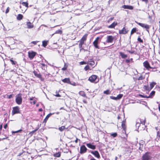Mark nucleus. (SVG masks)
<instances>
[{"label":"nucleus","mask_w":160,"mask_h":160,"mask_svg":"<svg viewBox=\"0 0 160 160\" xmlns=\"http://www.w3.org/2000/svg\"><path fill=\"white\" fill-rule=\"evenodd\" d=\"M145 120H142L139 118L136 121V128H138V129L140 130H142V129H144L145 127L144 126L145 123Z\"/></svg>","instance_id":"nucleus-1"},{"label":"nucleus","mask_w":160,"mask_h":160,"mask_svg":"<svg viewBox=\"0 0 160 160\" xmlns=\"http://www.w3.org/2000/svg\"><path fill=\"white\" fill-rule=\"evenodd\" d=\"M22 94L21 93H19L17 94L15 96L16 102L18 105H20L22 103Z\"/></svg>","instance_id":"nucleus-2"},{"label":"nucleus","mask_w":160,"mask_h":160,"mask_svg":"<svg viewBox=\"0 0 160 160\" xmlns=\"http://www.w3.org/2000/svg\"><path fill=\"white\" fill-rule=\"evenodd\" d=\"M137 23L143 28L146 29V31L149 33V29L150 27V26L145 23H142L138 22H136Z\"/></svg>","instance_id":"nucleus-3"},{"label":"nucleus","mask_w":160,"mask_h":160,"mask_svg":"<svg viewBox=\"0 0 160 160\" xmlns=\"http://www.w3.org/2000/svg\"><path fill=\"white\" fill-rule=\"evenodd\" d=\"M151 158L150 154L148 152H146L142 157V160H151Z\"/></svg>","instance_id":"nucleus-4"},{"label":"nucleus","mask_w":160,"mask_h":160,"mask_svg":"<svg viewBox=\"0 0 160 160\" xmlns=\"http://www.w3.org/2000/svg\"><path fill=\"white\" fill-rule=\"evenodd\" d=\"M20 113L21 112L20 111V108L18 106H16L12 108V115H13L17 113Z\"/></svg>","instance_id":"nucleus-5"},{"label":"nucleus","mask_w":160,"mask_h":160,"mask_svg":"<svg viewBox=\"0 0 160 160\" xmlns=\"http://www.w3.org/2000/svg\"><path fill=\"white\" fill-rule=\"evenodd\" d=\"M128 28L126 27H125L122 30H119V33L120 34H125L128 32Z\"/></svg>","instance_id":"nucleus-6"},{"label":"nucleus","mask_w":160,"mask_h":160,"mask_svg":"<svg viewBox=\"0 0 160 160\" xmlns=\"http://www.w3.org/2000/svg\"><path fill=\"white\" fill-rule=\"evenodd\" d=\"M144 67L148 70H149L150 69L152 68L150 65V64L147 61H146L143 63Z\"/></svg>","instance_id":"nucleus-7"},{"label":"nucleus","mask_w":160,"mask_h":160,"mask_svg":"<svg viewBox=\"0 0 160 160\" xmlns=\"http://www.w3.org/2000/svg\"><path fill=\"white\" fill-rule=\"evenodd\" d=\"M87 150L85 146L83 145L80 147V153L81 154H83L86 152Z\"/></svg>","instance_id":"nucleus-8"},{"label":"nucleus","mask_w":160,"mask_h":160,"mask_svg":"<svg viewBox=\"0 0 160 160\" xmlns=\"http://www.w3.org/2000/svg\"><path fill=\"white\" fill-rule=\"evenodd\" d=\"M114 39V37L112 36H108L106 41L107 43H112Z\"/></svg>","instance_id":"nucleus-9"},{"label":"nucleus","mask_w":160,"mask_h":160,"mask_svg":"<svg viewBox=\"0 0 160 160\" xmlns=\"http://www.w3.org/2000/svg\"><path fill=\"white\" fill-rule=\"evenodd\" d=\"M36 53L35 52L32 51L28 52V57L30 59H32L35 56Z\"/></svg>","instance_id":"nucleus-10"},{"label":"nucleus","mask_w":160,"mask_h":160,"mask_svg":"<svg viewBox=\"0 0 160 160\" xmlns=\"http://www.w3.org/2000/svg\"><path fill=\"white\" fill-rule=\"evenodd\" d=\"M99 39V37H98L96 38L95 40L93 42V44L94 45V46L95 47V48H99V47L98 46V41Z\"/></svg>","instance_id":"nucleus-11"},{"label":"nucleus","mask_w":160,"mask_h":160,"mask_svg":"<svg viewBox=\"0 0 160 160\" xmlns=\"http://www.w3.org/2000/svg\"><path fill=\"white\" fill-rule=\"evenodd\" d=\"M91 153L97 158H100V154L97 151H91Z\"/></svg>","instance_id":"nucleus-12"},{"label":"nucleus","mask_w":160,"mask_h":160,"mask_svg":"<svg viewBox=\"0 0 160 160\" xmlns=\"http://www.w3.org/2000/svg\"><path fill=\"white\" fill-rule=\"evenodd\" d=\"M97 78V76L96 75H92L89 78L88 80L91 82H94Z\"/></svg>","instance_id":"nucleus-13"},{"label":"nucleus","mask_w":160,"mask_h":160,"mask_svg":"<svg viewBox=\"0 0 160 160\" xmlns=\"http://www.w3.org/2000/svg\"><path fill=\"white\" fill-rule=\"evenodd\" d=\"M86 146L89 148L94 150L96 148V146L93 145L91 143H88L86 144Z\"/></svg>","instance_id":"nucleus-14"},{"label":"nucleus","mask_w":160,"mask_h":160,"mask_svg":"<svg viewBox=\"0 0 160 160\" xmlns=\"http://www.w3.org/2000/svg\"><path fill=\"white\" fill-rule=\"evenodd\" d=\"M62 81L64 83H66L68 84H70L72 85H73L74 86L75 85V83H74V84H72L70 82V79L69 78H65L62 80Z\"/></svg>","instance_id":"nucleus-15"},{"label":"nucleus","mask_w":160,"mask_h":160,"mask_svg":"<svg viewBox=\"0 0 160 160\" xmlns=\"http://www.w3.org/2000/svg\"><path fill=\"white\" fill-rule=\"evenodd\" d=\"M122 7L124 9H127L131 10L133 9V7L130 5H124L122 6Z\"/></svg>","instance_id":"nucleus-16"},{"label":"nucleus","mask_w":160,"mask_h":160,"mask_svg":"<svg viewBox=\"0 0 160 160\" xmlns=\"http://www.w3.org/2000/svg\"><path fill=\"white\" fill-rule=\"evenodd\" d=\"M118 23L117 22H113L111 25L108 26V28H114L115 26L117 25Z\"/></svg>","instance_id":"nucleus-17"},{"label":"nucleus","mask_w":160,"mask_h":160,"mask_svg":"<svg viewBox=\"0 0 160 160\" xmlns=\"http://www.w3.org/2000/svg\"><path fill=\"white\" fill-rule=\"evenodd\" d=\"M87 34H85L79 41L84 43V42L86 41L87 39Z\"/></svg>","instance_id":"nucleus-18"},{"label":"nucleus","mask_w":160,"mask_h":160,"mask_svg":"<svg viewBox=\"0 0 160 160\" xmlns=\"http://www.w3.org/2000/svg\"><path fill=\"white\" fill-rule=\"evenodd\" d=\"M88 63L91 66H93L95 64V62L92 59H90L88 60Z\"/></svg>","instance_id":"nucleus-19"},{"label":"nucleus","mask_w":160,"mask_h":160,"mask_svg":"<svg viewBox=\"0 0 160 160\" xmlns=\"http://www.w3.org/2000/svg\"><path fill=\"white\" fill-rule=\"evenodd\" d=\"M155 91H152L150 93L148 96L144 97L147 98H152V97L155 95Z\"/></svg>","instance_id":"nucleus-20"},{"label":"nucleus","mask_w":160,"mask_h":160,"mask_svg":"<svg viewBox=\"0 0 160 160\" xmlns=\"http://www.w3.org/2000/svg\"><path fill=\"white\" fill-rule=\"evenodd\" d=\"M53 113H49V114H48L46 117V118H45L44 119V120H43V122L44 123H46L47 121L48 120V118L50 117V116L53 114Z\"/></svg>","instance_id":"nucleus-21"},{"label":"nucleus","mask_w":160,"mask_h":160,"mask_svg":"<svg viewBox=\"0 0 160 160\" xmlns=\"http://www.w3.org/2000/svg\"><path fill=\"white\" fill-rule=\"evenodd\" d=\"M27 25L28 27V28H31L33 27V26L32 25V23L30 22H27Z\"/></svg>","instance_id":"nucleus-22"},{"label":"nucleus","mask_w":160,"mask_h":160,"mask_svg":"<svg viewBox=\"0 0 160 160\" xmlns=\"http://www.w3.org/2000/svg\"><path fill=\"white\" fill-rule=\"evenodd\" d=\"M119 54L121 57L122 58H126L127 57V55L126 54H125L124 53L122 52H120Z\"/></svg>","instance_id":"nucleus-23"},{"label":"nucleus","mask_w":160,"mask_h":160,"mask_svg":"<svg viewBox=\"0 0 160 160\" xmlns=\"http://www.w3.org/2000/svg\"><path fill=\"white\" fill-rule=\"evenodd\" d=\"M79 94L80 95H81L83 97L87 98L84 92L83 91H80L79 92Z\"/></svg>","instance_id":"nucleus-24"},{"label":"nucleus","mask_w":160,"mask_h":160,"mask_svg":"<svg viewBox=\"0 0 160 160\" xmlns=\"http://www.w3.org/2000/svg\"><path fill=\"white\" fill-rule=\"evenodd\" d=\"M23 17V16L21 14H19L18 15L17 19L18 20H22Z\"/></svg>","instance_id":"nucleus-25"},{"label":"nucleus","mask_w":160,"mask_h":160,"mask_svg":"<svg viewBox=\"0 0 160 160\" xmlns=\"http://www.w3.org/2000/svg\"><path fill=\"white\" fill-rule=\"evenodd\" d=\"M38 42V41H32L30 43L29 45L30 46L32 47L34 45H36Z\"/></svg>","instance_id":"nucleus-26"},{"label":"nucleus","mask_w":160,"mask_h":160,"mask_svg":"<svg viewBox=\"0 0 160 160\" xmlns=\"http://www.w3.org/2000/svg\"><path fill=\"white\" fill-rule=\"evenodd\" d=\"M122 128H123V130H125V129L126 128V126L125 125V121L123 120L122 123Z\"/></svg>","instance_id":"nucleus-27"},{"label":"nucleus","mask_w":160,"mask_h":160,"mask_svg":"<svg viewBox=\"0 0 160 160\" xmlns=\"http://www.w3.org/2000/svg\"><path fill=\"white\" fill-rule=\"evenodd\" d=\"M143 88L147 91H150L151 90V88H150V87H149L148 85L145 86H144Z\"/></svg>","instance_id":"nucleus-28"},{"label":"nucleus","mask_w":160,"mask_h":160,"mask_svg":"<svg viewBox=\"0 0 160 160\" xmlns=\"http://www.w3.org/2000/svg\"><path fill=\"white\" fill-rule=\"evenodd\" d=\"M48 42V41H43L42 42V46L44 47H45L47 45Z\"/></svg>","instance_id":"nucleus-29"},{"label":"nucleus","mask_w":160,"mask_h":160,"mask_svg":"<svg viewBox=\"0 0 160 160\" xmlns=\"http://www.w3.org/2000/svg\"><path fill=\"white\" fill-rule=\"evenodd\" d=\"M156 84V83L154 82L151 83L150 84V88H151V90L153 88L155 85Z\"/></svg>","instance_id":"nucleus-30"},{"label":"nucleus","mask_w":160,"mask_h":160,"mask_svg":"<svg viewBox=\"0 0 160 160\" xmlns=\"http://www.w3.org/2000/svg\"><path fill=\"white\" fill-rule=\"evenodd\" d=\"M80 43L79 44V47L80 48V50L82 49H83L82 48V45L84 44V43L80 41H78Z\"/></svg>","instance_id":"nucleus-31"},{"label":"nucleus","mask_w":160,"mask_h":160,"mask_svg":"<svg viewBox=\"0 0 160 160\" xmlns=\"http://www.w3.org/2000/svg\"><path fill=\"white\" fill-rule=\"evenodd\" d=\"M65 128V126H62L58 128V130L61 132L63 131Z\"/></svg>","instance_id":"nucleus-32"},{"label":"nucleus","mask_w":160,"mask_h":160,"mask_svg":"<svg viewBox=\"0 0 160 160\" xmlns=\"http://www.w3.org/2000/svg\"><path fill=\"white\" fill-rule=\"evenodd\" d=\"M61 156V152H58L54 154V156L56 157H59Z\"/></svg>","instance_id":"nucleus-33"},{"label":"nucleus","mask_w":160,"mask_h":160,"mask_svg":"<svg viewBox=\"0 0 160 160\" xmlns=\"http://www.w3.org/2000/svg\"><path fill=\"white\" fill-rule=\"evenodd\" d=\"M127 52H129V53H130L131 54H136L137 53L136 52L134 51H130V50H127Z\"/></svg>","instance_id":"nucleus-34"},{"label":"nucleus","mask_w":160,"mask_h":160,"mask_svg":"<svg viewBox=\"0 0 160 160\" xmlns=\"http://www.w3.org/2000/svg\"><path fill=\"white\" fill-rule=\"evenodd\" d=\"M136 31V28H133L131 32V34H132L134 33Z\"/></svg>","instance_id":"nucleus-35"},{"label":"nucleus","mask_w":160,"mask_h":160,"mask_svg":"<svg viewBox=\"0 0 160 160\" xmlns=\"http://www.w3.org/2000/svg\"><path fill=\"white\" fill-rule=\"evenodd\" d=\"M22 4L23 6H25L26 7H28V3L27 2H22Z\"/></svg>","instance_id":"nucleus-36"},{"label":"nucleus","mask_w":160,"mask_h":160,"mask_svg":"<svg viewBox=\"0 0 160 160\" xmlns=\"http://www.w3.org/2000/svg\"><path fill=\"white\" fill-rule=\"evenodd\" d=\"M34 74L35 76H37V77L39 78H42V75L40 74H38L36 73H35Z\"/></svg>","instance_id":"nucleus-37"},{"label":"nucleus","mask_w":160,"mask_h":160,"mask_svg":"<svg viewBox=\"0 0 160 160\" xmlns=\"http://www.w3.org/2000/svg\"><path fill=\"white\" fill-rule=\"evenodd\" d=\"M104 94L108 95L109 94H110V90H107L106 91H104L103 92Z\"/></svg>","instance_id":"nucleus-38"},{"label":"nucleus","mask_w":160,"mask_h":160,"mask_svg":"<svg viewBox=\"0 0 160 160\" xmlns=\"http://www.w3.org/2000/svg\"><path fill=\"white\" fill-rule=\"evenodd\" d=\"M122 96L123 95L122 94H119V95H118L117 97L118 100L121 99L122 97Z\"/></svg>","instance_id":"nucleus-39"},{"label":"nucleus","mask_w":160,"mask_h":160,"mask_svg":"<svg viewBox=\"0 0 160 160\" xmlns=\"http://www.w3.org/2000/svg\"><path fill=\"white\" fill-rule=\"evenodd\" d=\"M22 131V129H20L18 130V131H12V133L13 134V133H18V132H20Z\"/></svg>","instance_id":"nucleus-40"},{"label":"nucleus","mask_w":160,"mask_h":160,"mask_svg":"<svg viewBox=\"0 0 160 160\" xmlns=\"http://www.w3.org/2000/svg\"><path fill=\"white\" fill-rule=\"evenodd\" d=\"M145 78L144 77H143L142 75H141L137 79L138 80H143Z\"/></svg>","instance_id":"nucleus-41"},{"label":"nucleus","mask_w":160,"mask_h":160,"mask_svg":"<svg viewBox=\"0 0 160 160\" xmlns=\"http://www.w3.org/2000/svg\"><path fill=\"white\" fill-rule=\"evenodd\" d=\"M62 33V31L60 29H58V30H57L54 33L55 34L59 33V34H61Z\"/></svg>","instance_id":"nucleus-42"},{"label":"nucleus","mask_w":160,"mask_h":160,"mask_svg":"<svg viewBox=\"0 0 160 160\" xmlns=\"http://www.w3.org/2000/svg\"><path fill=\"white\" fill-rule=\"evenodd\" d=\"M111 135L113 137L115 138L117 136V134L115 132L111 134Z\"/></svg>","instance_id":"nucleus-43"},{"label":"nucleus","mask_w":160,"mask_h":160,"mask_svg":"<svg viewBox=\"0 0 160 160\" xmlns=\"http://www.w3.org/2000/svg\"><path fill=\"white\" fill-rule=\"evenodd\" d=\"M110 98L114 100H118L117 97H115L114 96H110Z\"/></svg>","instance_id":"nucleus-44"},{"label":"nucleus","mask_w":160,"mask_h":160,"mask_svg":"<svg viewBox=\"0 0 160 160\" xmlns=\"http://www.w3.org/2000/svg\"><path fill=\"white\" fill-rule=\"evenodd\" d=\"M84 70L85 71H87L89 69V67L88 65H87L84 68Z\"/></svg>","instance_id":"nucleus-45"},{"label":"nucleus","mask_w":160,"mask_h":160,"mask_svg":"<svg viewBox=\"0 0 160 160\" xmlns=\"http://www.w3.org/2000/svg\"><path fill=\"white\" fill-rule=\"evenodd\" d=\"M138 40L140 42H142L143 40L140 37H139L138 38Z\"/></svg>","instance_id":"nucleus-46"},{"label":"nucleus","mask_w":160,"mask_h":160,"mask_svg":"<svg viewBox=\"0 0 160 160\" xmlns=\"http://www.w3.org/2000/svg\"><path fill=\"white\" fill-rule=\"evenodd\" d=\"M10 61L11 62L12 64L13 65H15L16 63V62L14 61L12 59H10Z\"/></svg>","instance_id":"nucleus-47"},{"label":"nucleus","mask_w":160,"mask_h":160,"mask_svg":"<svg viewBox=\"0 0 160 160\" xmlns=\"http://www.w3.org/2000/svg\"><path fill=\"white\" fill-rule=\"evenodd\" d=\"M7 97L9 99H10V98H12V94L8 95Z\"/></svg>","instance_id":"nucleus-48"},{"label":"nucleus","mask_w":160,"mask_h":160,"mask_svg":"<svg viewBox=\"0 0 160 160\" xmlns=\"http://www.w3.org/2000/svg\"><path fill=\"white\" fill-rule=\"evenodd\" d=\"M157 136L158 137L160 138V132L159 131L157 132Z\"/></svg>","instance_id":"nucleus-49"},{"label":"nucleus","mask_w":160,"mask_h":160,"mask_svg":"<svg viewBox=\"0 0 160 160\" xmlns=\"http://www.w3.org/2000/svg\"><path fill=\"white\" fill-rule=\"evenodd\" d=\"M9 7L7 8V9H6V12H5L6 13H8L9 11Z\"/></svg>","instance_id":"nucleus-50"},{"label":"nucleus","mask_w":160,"mask_h":160,"mask_svg":"<svg viewBox=\"0 0 160 160\" xmlns=\"http://www.w3.org/2000/svg\"><path fill=\"white\" fill-rule=\"evenodd\" d=\"M113 19H114V17H112V18H110L108 20V22H109L110 21H112Z\"/></svg>","instance_id":"nucleus-51"},{"label":"nucleus","mask_w":160,"mask_h":160,"mask_svg":"<svg viewBox=\"0 0 160 160\" xmlns=\"http://www.w3.org/2000/svg\"><path fill=\"white\" fill-rule=\"evenodd\" d=\"M55 96L58 97H61V95H60L59 94H57L55 95Z\"/></svg>","instance_id":"nucleus-52"},{"label":"nucleus","mask_w":160,"mask_h":160,"mask_svg":"<svg viewBox=\"0 0 160 160\" xmlns=\"http://www.w3.org/2000/svg\"><path fill=\"white\" fill-rule=\"evenodd\" d=\"M8 127V125L7 124H5V125H4V128L5 129H6L7 127Z\"/></svg>","instance_id":"nucleus-53"},{"label":"nucleus","mask_w":160,"mask_h":160,"mask_svg":"<svg viewBox=\"0 0 160 160\" xmlns=\"http://www.w3.org/2000/svg\"><path fill=\"white\" fill-rule=\"evenodd\" d=\"M22 152H20L19 153L18 155V156H20L21 155H22Z\"/></svg>","instance_id":"nucleus-54"},{"label":"nucleus","mask_w":160,"mask_h":160,"mask_svg":"<svg viewBox=\"0 0 160 160\" xmlns=\"http://www.w3.org/2000/svg\"><path fill=\"white\" fill-rule=\"evenodd\" d=\"M42 65V66L43 67H45V66H47L46 65H45L44 64H43V63H41V64Z\"/></svg>","instance_id":"nucleus-55"},{"label":"nucleus","mask_w":160,"mask_h":160,"mask_svg":"<svg viewBox=\"0 0 160 160\" xmlns=\"http://www.w3.org/2000/svg\"><path fill=\"white\" fill-rule=\"evenodd\" d=\"M83 102L85 103H87V102L85 99H83L82 101Z\"/></svg>","instance_id":"nucleus-56"},{"label":"nucleus","mask_w":160,"mask_h":160,"mask_svg":"<svg viewBox=\"0 0 160 160\" xmlns=\"http://www.w3.org/2000/svg\"><path fill=\"white\" fill-rule=\"evenodd\" d=\"M78 138H76V139L75 141V142L76 143H77L78 142Z\"/></svg>","instance_id":"nucleus-57"},{"label":"nucleus","mask_w":160,"mask_h":160,"mask_svg":"<svg viewBox=\"0 0 160 160\" xmlns=\"http://www.w3.org/2000/svg\"><path fill=\"white\" fill-rule=\"evenodd\" d=\"M140 95V96L141 97H142V98H146V97H147V96H143V95Z\"/></svg>","instance_id":"nucleus-58"},{"label":"nucleus","mask_w":160,"mask_h":160,"mask_svg":"<svg viewBox=\"0 0 160 160\" xmlns=\"http://www.w3.org/2000/svg\"><path fill=\"white\" fill-rule=\"evenodd\" d=\"M67 69L66 68H62V70H65Z\"/></svg>","instance_id":"nucleus-59"},{"label":"nucleus","mask_w":160,"mask_h":160,"mask_svg":"<svg viewBox=\"0 0 160 160\" xmlns=\"http://www.w3.org/2000/svg\"><path fill=\"white\" fill-rule=\"evenodd\" d=\"M80 63L82 64H83L86 63L84 62H82Z\"/></svg>","instance_id":"nucleus-60"},{"label":"nucleus","mask_w":160,"mask_h":160,"mask_svg":"<svg viewBox=\"0 0 160 160\" xmlns=\"http://www.w3.org/2000/svg\"><path fill=\"white\" fill-rule=\"evenodd\" d=\"M31 103H33V104H35L36 103V101H33L32 102H31Z\"/></svg>","instance_id":"nucleus-61"},{"label":"nucleus","mask_w":160,"mask_h":160,"mask_svg":"<svg viewBox=\"0 0 160 160\" xmlns=\"http://www.w3.org/2000/svg\"><path fill=\"white\" fill-rule=\"evenodd\" d=\"M90 160H96L94 158H91Z\"/></svg>","instance_id":"nucleus-62"},{"label":"nucleus","mask_w":160,"mask_h":160,"mask_svg":"<svg viewBox=\"0 0 160 160\" xmlns=\"http://www.w3.org/2000/svg\"><path fill=\"white\" fill-rule=\"evenodd\" d=\"M42 69H43V70H45V67H42Z\"/></svg>","instance_id":"nucleus-63"},{"label":"nucleus","mask_w":160,"mask_h":160,"mask_svg":"<svg viewBox=\"0 0 160 160\" xmlns=\"http://www.w3.org/2000/svg\"><path fill=\"white\" fill-rule=\"evenodd\" d=\"M118 157H116L115 158V160H117Z\"/></svg>","instance_id":"nucleus-64"}]
</instances>
